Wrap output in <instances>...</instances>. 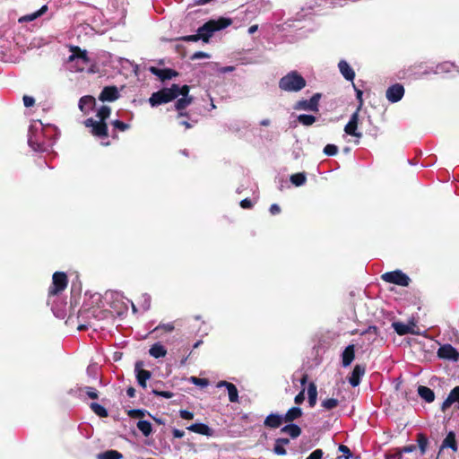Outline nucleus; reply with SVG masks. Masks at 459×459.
<instances>
[{
    "label": "nucleus",
    "instance_id": "nucleus-1",
    "mask_svg": "<svg viewBox=\"0 0 459 459\" xmlns=\"http://www.w3.org/2000/svg\"><path fill=\"white\" fill-rule=\"evenodd\" d=\"M231 23L232 20L230 18L221 17L218 20H210L197 30V33L202 35V40L207 43L215 31L223 30Z\"/></svg>",
    "mask_w": 459,
    "mask_h": 459
},
{
    "label": "nucleus",
    "instance_id": "nucleus-2",
    "mask_svg": "<svg viewBox=\"0 0 459 459\" xmlns=\"http://www.w3.org/2000/svg\"><path fill=\"white\" fill-rule=\"evenodd\" d=\"M306 80L297 71H291L279 81V87L285 91H299L306 87Z\"/></svg>",
    "mask_w": 459,
    "mask_h": 459
},
{
    "label": "nucleus",
    "instance_id": "nucleus-3",
    "mask_svg": "<svg viewBox=\"0 0 459 459\" xmlns=\"http://www.w3.org/2000/svg\"><path fill=\"white\" fill-rule=\"evenodd\" d=\"M176 99V88L174 89L173 85H171L169 88H162L161 90L153 92L149 99V103L152 107H157L169 103Z\"/></svg>",
    "mask_w": 459,
    "mask_h": 459
},
{
    "label": "nucleus",
    "instance_id": "nucleus-4",
    "mask_svg": "<svg viewBox=\"0 0 459 459\" xmlns=\"http://www.w3.org/2000/svg\"><path fill=\"white\" fill-rule=\"evenodd\" d=\"M67 276L63 272H56L52 276V284L48 290V304H50L52 299L58 296L67 286Z\"/></svg>",
    "mask_w": 459,
    "mask_h": 459
},
{
    "label": "nucleus",
    "instance_id": "nucleus-5",
    "mask_svg": "<svg viewBox=\"0 0 459 459\" xmlns=\"http://www.w3.org/2000/svg\"><path fill=\"white\" fill-rule=\"evenodd\" d=\"M381 279L385 282L401 287H408L411 283V278L399 269L383 273Z\"/></svg>",
    "mask_w": 459,
    "mask_h": 459
},
{
    "label": "nucleus",
    "instance_id": "nucleus-6",
    "mask_svg": "<svg viewBox=\"0 0 459 459\" xmlns=\"http://www.w3.org/2000/svg\"><path fill=\"white\" fill-rule=\"evenodd\" d=\"M83 125L86 127L91 128L90 132L93 136L99 138H106L108 136V125L104 121H97L94 120L92 117H90L84 120Z\"/></svg>",
    "mask_w": 459,
    "mask_h": 459
},
{
    "label": "nucleus",
    "instance_id": "nucleus-7",
    "mask_svg": "<svg viewBox=\"0 0 459 459\" xmlns=\"http://www.w3.org/2000/svg\"><path fill=\"white\" fill-rule=\"evenodd\" d=\"M99 313H100V311L96 307H91V308L82 307V308H81L79 310L78 319L80 321H83V323H81L78 325V330L82 331V330H86L89 327H91V319L97 318Z\"/></svg>",
    "mask_w": 459,
    "mask_h": 459
},
{
    "label": "nucleus",
    "instance_id": "nucleus-8",
    "mask_svg": "<svg viewBox=\"0 0 459 459\" xmlns=\"http://www.w3.org/2000/svg\"><path fill=\"white\" fill-rule=\"evenodd\" d=\"M320 99L321 94L315 93L309 100H300L297 101L294 105V108L297 110H308L317 112Z\"/></svg>",
    "mask_w": 459,
    "mask_h": 459
},
{
    "label": "nucleus",
    "instance_id": "nucleus-9",
    "mask_svg": "<svg viewBox=\"0 0 459 459\" xmlns=\"http://www.w3.org/2000/svg\"><path fill=\"white\" fill-rule=\"evenodd\" d=\"M437 357L456 362L459 359V351L451 344H443L437 350Z\"/></svg>",
    "mask_w": 459,
    "mask_h": 459
},
{
    "label": "nucleus",
    "instance_id": "nucleus-10",
    "mask_svg": "<svg viewBox=\"0 0 459 459\" xmlns=\"http://www.w3.org/2000/svg\"><path fill=\"white\" fill-rule=\"evenodd\" d=\"M143 362L142 360L136 361L134 365V373L138 385L143 388H146V382L151 378L152 373L149 370L143 369Z\"/></svg>",
    "mask_w": 459,
    "mask_h": 459
},
{
    "label": "nucleus",
    "instance_id": "nucleus-11",
    "mask_svg": "<svg viewBox=\"0 0 459 459\" xmlns=\"http://www.w3.org/2000/svg\"><path fill=\"white\" fill-rule=\"evenodd\" d=\"M366 373V365L356 364L348 377V382L352 387L359 385L362 377Z\"/></svg>",
    "mask_w": 459,
    "mask_h": 459
},
{
    "label": "nucleus",
    "instance_id": "nucleus-12",
    "mask_svg": "<svg viewBox=\"0 0 459 459\" xmlns=\"http://www.w3.org/2000/svg\"><path fill=\"white\" fill-rule=\"evenodd\" d=\"M404 95V88L400 83H395L390 87L387 88L385 91V97L386 99L392 102L395 103L402 100V98Z\"/></svg>",
    "mask_w": 459,
    "mask_h": 459
},
{
    "label": "nucleus",
    "instance_id": "nucleus-13",
    "mask_svg": "<svg viewBox=\"0 0 459 459\" xmlns=\"http://www.w3.org/2000/svg\"><path fill=\"white\" fill-rule=\"evenodd\" d=\"M51 310L56 317L63 319L66 316V302L61 300L58 296H56L55 299H52L50 304Z\"/></svg>",
    "mask_w": 459,
    "mask_h": 459
},
{
    "label": "nucleus",
    "instance_id": "nucleus-14",
    "mask_svg": "<svg viewBox=\"0 0 459 459\" xmlns=\"http://www.w3.org/2000/svg\"><path fill=\"white\" fill-rule=\"evenodd\" d=\"M359 111H355L347 125L344 126V132L351 136H355L360 138L362 136L361 133L358 132V125H359Z\"/></svg>",
    "mask_w": 459,
    "mask_h": 459
},
{
    "label": "nucleus",
    "instance_id": "nucleus-15",
    "mask_svg": "<svg viewBox=\"0 0 459 459\" xmlns=\"http://www.w3.org/2000/svg\"><path fill=\"white\" fill-rule=\"evenodd\" d=\"M150 72L159 77L162 82L166 80H170L178 75V73L176 70L171 68H158L155 66L150 67Z\"/></svg>",
    "mask_w": 459,
    "mask_h": 459
},
{
    "label": "nucleus",
    "instance_id": "nucleus-16",
    "mask_svg": "<svg viewBox=\"0 0 459 459\" xmlns=\"http://www.w3.org/2000/svg\"><path fill=\"white\" fill-rule=\"evenodd\" d=\"M119 98V92L116 86H106L101 91L99 100L101 101H114Z\"/></svg>",
    "mask_w": 459,
    "mask_h": 459
},
{
    "label": "nucleus",
    "instance_id": "nucleus-17",
    "mask_svg": "<svg viewBox=\"0 0 459 459\" xmlns=\"http://www.w3.org/2000/svg\"><path fill=\"white\" fill-rule=\"evenodd\" d=\"M341 357L342 366L343 368H348L349 366H351L355 358V345L349 344L348 346H346V348L342 352Z\"/></svg>",
    "mask_w": 459,
    "mask_h": 459
},
{
    "label": "nucleus",
    "instance_id": "nucleus-18",
    "mask_svg": "<svg viewBox=\"0 0 459 459\" xmlns=\"http://www.w3.org/2000/svg\"><path fill=\"white\" fill-rule=\"evenodd\" d=\"M186 429L206 437H212L214 433V430L212 428H210L207 424L202 422L194 423L188 426Z\"/></svg>",
    "mask_w": 459,
    "mask_h": 459
},
{
    "label": "nucleus",
    "instance_id": "nucleus-19",
    "mask_svg": "<svg viewBox=\"0 0 459 459\" xmlns=\"http://www.w3.org/2000/svg\"><path fill=\"white\" fill-rule=\"evenodd\" d=\"M457 403V408L459 409V385L454 387L446 399L443 402L441 405V410L445 411L446 409H448L453 403Z\"/></svg>",
    "mask_w": 459,
    "mask_h": 459
},
{
    "label": "nucleus",
    "instance_id": "nucleus-20",
    "mask_svg": "<svg viewBox=\"0 0 459 459\" xmlns=\"http://www.w3.org/2000/svg\"><path fill=\"white\" fill-rule=\"evenodd\" d=\"M194 100V97H182L180 99H178L175 102V109L178 111V117H188V114L186 112H183L184 109H186Z\"/></svg>",
    "mask_w": 459,
    "mask_h": 459
},
{
    "label": "nucleus",
    "instance_id": "nucleus-21",
    "mask_svg": "<svg viewBox=\"0 0 459 459\" xmlns=\"http://www.w3.org/2000/svg\"><path fill=\"white\" fill-rule=\"evenodd\" d=\"M95 99L92 96L86 95L80 99L79 108L82 113L89 114V112L95 107Z\"/></svg>",
    "mask_w": 459,
    "mask_h": 459
},
{
    "label": "nucleus",
    "instance_id": "nucleus-22",
    "mask_svg": "<svg viewBox=\"0 0 459 459\" xmlns=\"http://www.w3.org/2000/svg\"><path fill=\"white\" fill-rule=\"evenodd\" d=\"M282 414L270 413L264 420V425L267 428L276 429L283 423Z\"/></svg>",
    "mask_w": 459,
    "mask_h": 459
},
{
    "label": "nucleus",
    "instance_id": "nucleus-23",
    "mask_svg": "<svg viewBox=\"0 0 459 459\" xmlns=\"http://www.w3.org/2000/svg\"><path fill=\"white\" fill-rule=\"evenodd\" d=\"M338 67L342 75L347 80L352 82L355 78V72L345 60H341Z\"/></svg>",
    "mask_w": 459,
    "mask_h": 459
},
{
    "label": "nucleus",
    "instance_id": "nucleus-24",
    "mask_svg": "<svg viewBox=\"0 0 459 459\" xmlns=\"http://www.w3.org/2000/svg\"><path fill=\"white\" fill-rule=\"evenodd\" d=\"M71 52L72 55L69 56V61H74V59H81L85 65H87L90 62L87 51L81 49L80 47H72Z\"/></svg>",
    "mask_w": 459,
    "mask_h": 459
},
{
    "label": "nucleus",
    "instance_id": "nucleus-25",
    "mask_svg": "<svg viewBox=\"0 0 459 459\" xmlns=\"http://www.w3.org/2000/svg\"><path fill=\"white\" fill-rule=\"evenodd\" d=\"M290 444V439L286 437H278L275 439L273 453L277 455H286L287 450L285 449V446Z\"/></svg>",
    "mask_w": 459,
    "mask_h": 459
},
{
    "label": "nucleus",
    "instance_id": "nucleus-26",
    "mask_svg": "<svg viewBox=\"0 0 459 459\" xmlns=\"http://www.w3.org/2000/svg\"><path fill=\"white\" fill-rule=\"evenodd\" d=\"M418 394L426 403H432L435 400L434 391L431 388L425 385H419Z\"/></svg>",
    "mask_w": 459,
    "mask_h": 459
},
{
    "label": "nucleus",
    "instance_id": "nucleus-27",
    "mask_svg": "<svg viewBox=\"0 0 459 459\" xmlns=\"http://www.w3.org/2000/svg\"><path fill=\"white\" fill-rule=\"evenodd\" d=\"M281 432L288 434L291 438H297L301 434V429L299 425L290 422L281 429Z\"/></svg>",
    "mask_w": 459,
    "mask_h": 459
},
{
    "label": "nucleus",
    "instance_id": "nucleus-28",
    "mask_svg": "<svg viewBox=\"0 0 459 459\" xmlns=\"http://www.w3.org/2000/svg\"><path fill=\"white\" fill-rule=\"evenodd\" d=\"M301 416L302 410L298 406L291 407L287 411L285 414H282L284 422H292L293 420L300 418Z\"/></svg>",
    "mask_w": 459,
    "mask_h": 459
},
{
    "label": "nucleus",
    "instance_id": "nucleus-29",
    "mask_svg": "<svg viewBox=\"0 0 459 459\" xmlns=\"http://www.w3.org/2000/svg\"><path fill=\"white\" fill-rule=\"evenodd\" d=\"M392 327L394 330V332L399 335H405L408 333H414V331L412 330V327L409 325H406L403 322H393Z\"/></svg>",
    "mask_w": 459,
    "mask_h": 459
},
{
    "label": "nucleus",
    "instance_id": "nucleus-30",
    "mask_svg": "<svg viewBox=\"0 0 459 459\" xmlns=\"http://www.w3.org/2000/svg\"><path fill=\"white\" fill-rule=\"evenodd\" d=\"M149 354L155 359H160L166 356L167 350L160 342H158L151 346Z\"/></svg>",
    "mask_w": 459,
    "mask_h": 459
},
{
    "label": "nucleus",
    "instance_id": "nucleus-31",
    "mask_svg": "<svg viewBox=\"0 0 459 459\" xmlns=\"http://www.w3.org/2000/svg\"><path fill=\"white\" fill-rule=\"evenodd\" d=\"M442 448L449 447L454 452L457 451V444L455 440V435L453 431H450L442 442Z\"/></svg>",
    "mask_w": 459,
    "mask_h": 459
},
{
    "label": "nucleus",
    "instance_id": "nucleus-32",
    "mask_svg": "<svg viewBox=\"0 0 459 459\" xmlns=\"http://www.w3.org/2000/svg\"><path fill=\"white\" fill-rule=\"evenodd\" d=\"M136 426L144 437H149L152 433V425L148 420H140Z\"/></svg>",
    "mask_w": 459,
    "mask_h": 459
},
{
    "label": "nucleus",
    "instance_id": "nucleus-33",
    "mask_svg": "<svg viewBox=\"0 0 459 459\" xmlns=\"http://www.w3.org/2000/svg\"><path fill=\"white\" fill-rule=\"evenodd\" d=\"M307 398H308L309 406L314 407L316 403V399H317V390H316V386L314 383H310L308 385Z\"/></svg>",
    "mask_w": 459,
    "mask_h": 459
},
{
    "label": "nucleus",
    "instance_id": "nucleus-34",
    "mask_svg": "<svg viewBox=\"0 0 459 459\" xmlns=\"http://www.w3.org/2000/svg\"><path fill=\"white\" fill-rule=\"evenodd\" d=\"M123 455L117 450H108L97 455L98 459H121Z\"/></svg>",
    "mask_w": 459,
    "mask_h": 459
},
{
    "label": "nucleus",
    "instance_id": "nucleus-35",
    "mask_svg": "<svg viewBox=\"0 0 459 459\" xmlns=\"http://www.w3.org/2000/svg\"><path fill=\"white\" fill-rule=\"evenodd\" d=\"M90 407L92 410V411L99 417L105 418L108 417V410L103 405L98 403H91L90 404Z\"/></svg>",
    "mask_w": 459,
    "mask_h": 459
},
{
    "label": "nucleus",
    "instance_id": "nucleus-36",
    "mask_svg": "<svg viewBox=\"0 0 459 459\" xmlns=\"http://www.w3.org/2000/svg\"><path fill=\"white\" fill-rule=\"evenodd\" d=\"M290 180L294 186H300L306 183L307 177L305 172L295 173L290 176Z\"/></svg>",
    "mask_w": 459,
    "mask_h": 459
},
{
    "label": "nucleus",
    "instance_id": "nucleus-37",
    "mask_svg": "<svg viewBox=\"0 0 459 459\" xmlns=\"http://www.w3.org/2000/svg\"><path fill=\"white\" fill-rule=\"evenodd\" d=\"M172 85H173L174 89L176 88L177 99L178 98V96L191 97L189 95L190 87L188 85L185 84L183 86H179L178 84H176V83H173Z\"/></svg>",
    "mask_w": 459,
    "mask_h": 459
},
{
    "label": "nucleus",
    "instance_id": "nucleus-38",
    "mask_svg": "<svg viewBox=\"0 0 459 459\" xmlns=\"http://www.w3.org/2000/svg\"><path fill=\"white\" fill-rule=\"evenodd\" d=\"M298 121L303 126H309L316 122V117L312 115L301 114L298 117Z\"/></svg>",
    "mask_w": 459,
    "mask_h": 459
},
{
    "label": "nucleus",
    "instance_id": "nucleus-39",
    "mask_svg": "<svg viewBox=\"0 0 459 459\" xmlns=\"http://www.w3.org/2000/svg\"><path fill=\"white\" fill-rule=\"evenodd\" d=\"M228 395L230 403H238V391L237 386L234 384H231L228 388Z\"/></svg>",
    "mask_w": 459,
    "mask_h": 459
},
{
    "label": "nucleus",
    "instance_id": "nucleus-40",
    "mask_svg": "<svg viewBox=\"0 0 459 459\" xmlns=\"http://www.w3.org/2000/svg\"><path fill=\"white\" fill-rule=\"evenodd\" d=\"M111 113V108L108 106H101V108L97 112V117L99 120L106 122V120L109 117Z\"/></svg>",
    "mask_w": 459,
    "mask_h": 459
},
{
    "label": "nucleus",
    "instance_id": "nucleus-41",
    "mask_svg": "<svg viewBox=\"0 0 459 459\" xmlns=\"http://www.w3.org/2000/svg\"><path fill=\"white\" fill-rule=\"evenodd\" d=\"M128 416L134 419L136 418H143L146 414L152 416L150 412H148L144 409H131L128 411Z\"/></svg>",
    "mask_w": 459,
    "mask_h": 459
},
{
    "label": "nucleus",
    "instance_id": "nucleus-42",
    "mask_svg": "<svg viewBox=\"0 0 459 459\" xmlns=\"http://www.w3.org/2000/svg\"><path fill=\"white\" fill-rule=\"evenodd\" d=\"M339 404V401L336 398H327L322 401L321 405L325 410H333Z\"/></svg>",
    "mask_w": 459,
    "mask_h": 459
},
{
    "label": "nucleus",
    "instance_id": "nucleus-43",
    "mask_svg": "<svg viewBox=\"0 0 459 459\" xmlns=\"http://www.w3.org/2000/svg\"><path fill=\"white\" fill-rule=\"evenodd\" d=\"M418 446L420 450V454L424 455L426 453L427 446H428V438L423 434H419L418 436Z\"/></svg>",
    "mask_w": 459,
    "mask_h": 459
},
{
    "label": "nucleus",
    "instance_id": "nucleus-44",
    "mask_svg": "<svg viewBox=\"0 0 459 459\" xmlns=\"http://www.w3.org/2000/svg\"><path fill=\"white\" fill-rule=\"evenodd\" d=\"M152 298L148 293L142 294L141 297V307L144 311H147L151 307Z\"/></svg>",
    "mask_w": 459,
    "mask_h": 459
},
{
    "label": "nucleus",
    "instance_id": "nucleus-45",
    "mask_svg": "<svg viewBox=\"0 0 459 459\" xmlns=\"http://www.w3.org/2000/svg\"><path fill=\"white\" fill-rule=\"evenodd\" d=\"M152 394H153L156 396L166 398V399H169V398H172L174 396V394L172 392H170V391H162V390H160L157 387L156 388H152Z\"/></svg>",
    "mask_w": 459,
    "mask_h": 459
},
{
    "label": "nucleus",
    "instance_id": "nucleus-46",
    "mask_svg": "<svg viewBox=\"0 0 459 459\" xmlns=\"http://www.w3.org/2000/svg\"><path fill=\"white\" fill-rule=\"evenodd\" d=\"M189 382L200 387H206L209 384L206 378H200L196 377H191L189 378Z\"/></svg>",
    "mask_w": 459,
    "mask_h": 459
},
{
    "label": "nucleus",
    "instance_id": "nucleus-47",
    "mask_svg": "<svg viewBox=\"0 0 459 459\" xmlns=\"http://www.w3.org/2000/svg\"><path fill=\"white\" fill-rule=\"evenodd\" d=\"M98 371H99V367L97 364H90L88 367H87V374L90 377L93 378V379H97L98 378Z\"/></svg>",
    "mask_w": 459,
    "mask_h": 459
},
{
    "label": "nucleus",
    "instance_id": "nucleus-48",
    "mask_svg": "<svg viewBox=\"0 0 459 459\" xmlns=\"http://www.w3.org/2000/svg\"><path fill=\"white\" fill-rule=\"evenodd\" d=\"M111 125L114 126L115 129H117L120 132H125L130 127L129 124H126L120 120H114L112 121Z\"/></svg>",
    "mask_w": 459,
    "mask_h": 459
},
{
    "label": "nucleus",
    "instance_id": "nucleus-49",
    "mask_svg": "<svg viewBox=\"0 0 459 459\" xmlns=\"http://www.w3.org/2000/svg\"><path fill=\"white\" fill-rule=\"evenodd\" d=\"M338 152V147L334 144H326L324 148V153L326 156H334Z\"/></svg>",
    "mask_w": 459,
    "mask_h": 459
},
{
    "label": "nucleus",
    "instance_id": "nucleus-50",
    "mask_svg": "<svg viewBox=\"0 0 459 459\" xmlns=\"http://www.w3.org/2000/svg\"><path fill=\"white\" fill-rule=\"evenodd\" d=\"M454 67V65L449 62H444L437 65V70L435 73H442V72H450Z\"/></svg>",
    "mask_w": 459,
    "mask_h": 459
},
{
    "label": "nucleus",
    "instance_id": "nucleus-51",
    "mask_svg": "<svg viewBox=\"0 0 459 459\" xmlns=\"http://www.w3.org/2000/svg\"><path fill=\"white\" fill-rule=\"evenodd\" d=\"M161 329L166 332H172L174 330V325L172 323L160 324L152 330V332L156 333Z\"/></svg>",
    "mask_w": 459,
    "mask_h": 459
},
{
    "label": "nucleus",
    "instance_id": "nucleus-52",
    "mask_svg": "<svg viewBox=\"0 0 459 459\" xmlns=\"http://www.w3.org/2000/svg\"><path fill=\"white\" fill-rule=\"evenodd\" d=\"M353 87H354V90H355V92H356V99L358 100L359 101V106L357 108V111H360L362 106H363V91L359 89H358L355 84H353Z\"/></svg>",
    "mask_w": 459,
    "mask_h": 459
},
{
    "label": "nucleus",
    "instance_id": "nucleus-53",
    "mask_svg": "<svg viewBox=\"0 0 459 459\" xmlns=\"http://www.w3.org/2000/svg\"><path fill=\"white\" fill-rule=\"evenodd\" d=\"M84 390H85L86 394L88 395V397H90L91 399H98L99 393H98V391L94 387L85 386Z\"/></svg>",
    "mask_w": 459,
    "mask_h": 459
},
{
    "label": "nucleus",
    "instance_id": "nucleus-54",
    "mask_svg": "<svg viewBox=\"0 0 459 459\" xmlns=\"http://www.w3.org/2000/svg\"><path fill=\"white\" fill-rule=\"evenodd\" d=\"M339 451L343 454V456L345 459H350L352 457V453L351 452L350 448L344 445L339 446Z\"/></svg>",
    "mask_w": 459,
    "mask_h": 459
},
{
    "label": "nucleus",
    "instance_id": "nucleus-55",
    "mask_svg": "<svg viewBox=\"0 0 459 459\" xmlns=\"http://www.w3.org/2000/svg\"><path fill=\"white\" fill-rule=\"evenodd\" d=\"M201 36L202 35H199V33H197V34H194V35H187V36L181 37L179 39L183 40V41H186V42H189V41L195 42V41H198L199 39H202Z\"/></svg>",
    "mask_w": 459,
    "mask_h": 459
},
{
    "label": "nucleus",
    "instance_id": "nucleus-56",
    "mask_svg": "<svg viewBox=\"0 0 459 459\" xmlns=\"http://www.w3.org/2000/svg\"><path fill=\"white\" fill-rule=\"evenodd\" d=\"M323 451L321 449L314 450L306 459H322Z\"/></svg>",
    "mask_w": 459,
    "mask_h": 459
},
{
    "label": "nucleus",
    "instance_id": "nucleus-57",
    "mask_svg": "<svg viewBox=\"0 0 459 459\" xmlns=\"http://www.w3.org/2000/svg\"><path fill=\"white\" fill-rule=\"evenodd\" d=\"M179 416L184 420H192L194 418V413L188 410H180Z\"/></svg>",
    "mask_w": 459,
    "mask_h": 459
},
{
    "label": "nucleus",
    "instance_id": "nucleus-58",
    "mask_svg": "<svg viewBox=\"0 0 459 459\" xmlns=\"http://www.w3.org/2000/svg\"><path fill=\"white\" fill-rule=\"evenodd\" d=\"M22 100H23V104L26 108L32 107L35 104L34 98H32L30 96L24 95Z\"/></svg>",
    "mask_w": 459,
    "mask_h": 459
},
{
    "label": "nucleus",
    "instance_id": "nucleus-59",
    "mask_svg": "<svg viewBox=\"0 0 459 459\" xmlns=\"http://www.w3.org/2000/svg\"><path fill=\"white\" fill-rule=\"evenodd\" d=\"M209 57H210V56L207 53L202 52V51H197L192 55L191 59L196 60V59H200V58H209Z\"/></svg>",
    "mask_w": 459,
    "mask_h": 459
},
{
    "label": "nucleus",
    "instance_id": "nucleus-60",
    "mask_svg": "<svg viewBox=\"0 0 459 459\" xmlns=\"http://www.w3.org/2000/svg\"><path fill=\"white\" fill-rule=\"evenodd\" d=\"M415 450H416L415 445H409V446H403V448H401L399 450V453H401V455H403V453L408 454V453H411Z\"/></svg>",
    "mask_w": 459,
    "mask_h": 459
},
{
    "label": "nucleus",
    "instance_id": "nucleus-61",
    "mask_svg": "<svg viewBox=\"0 0 459 459\" xmlns=\"http://www.w3.org/2000/svg\"><path fill=\"white\" fill-rule=\"evenodd\" d=\"M304 399H305V391H304V390H302V391H300V392H299V393L295 396V398H294V402H295V403H297V404H300V403H303Z\"/></svg>",
    "mask_w": 459,
    "mask_h": 459
},
{
    "label": "nucleus",
    "instance_id": "nucleus-62",
    "mask_svg": "<svg viewBox=\"0 0 459 459\" xmlns=\"http://www.w3.org/2000/svg\"><path fill=\"white\" fill-rule=\"evenodd\" d=\"M240 206L244 209H250L253 206V203L250 199L246 198L240 202Z\"/></svg>",
    "mask_w": 459,
    "mask_h": 459
},
{
    "label": "nucleus",
    "instance_id": "nucleus-63",
    "mask_svg": "<svg viewBox=\"0 0 459 459\" xmlns=\"http://www.w3.org/2000/svg\"><path fill=\"white\" fill-rule=\"evenodd\" d=\"M270 212L273 215H276L281 212V207L278 204H273L270 206Z\"/></svg>",
    "mask_w": 459,
    "mask_h": 459
},
{
    "label": "nucleus",
    "instance_id": "nucleus-64",
    "mask_svg": "<svg viewBox=\"0 0 459 459\" xmlns=\"http://www.w3.org/2000/svg\"><path fill=\"white\" fill-rule=\"evenodd\" d=\"M173 437L176 438H181L185 436V432L178 429H174L172 430Z\"/></svg>",
    "mask_w": 459,
    "mask_h": 459
}]
</instances>
